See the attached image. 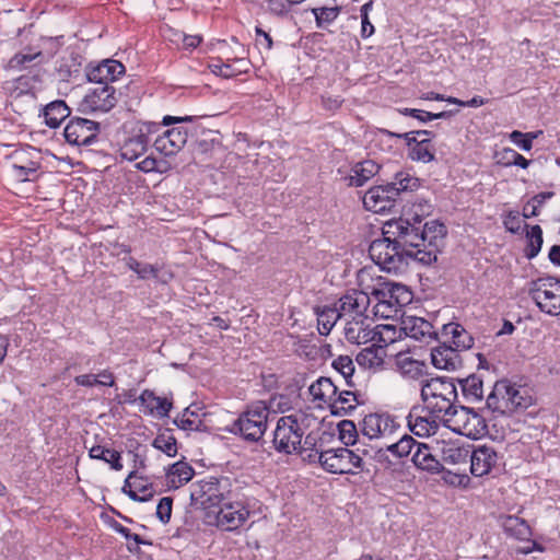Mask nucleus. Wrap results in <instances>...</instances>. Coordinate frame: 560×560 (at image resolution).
<instances>
[{
    "mask_svg": "<svg viewBox=\"0 0 560 560\" xmlns=\"http://www.w3.org/2000/svg\"><path fill=\"white\" fill-rule=\"evenodd\" d=\"M408 156L412 161H418L422 163H430L435 160V149L430 138L421 139L418 143H416L411 151H409Z\"/></svg>",
    "mask_w": 560,
    "mask_h": 560,
    "instance_id": "nucleus-41",
    "label": "nucleus"
},
{
    "mask_svg": "<svg viewBox=\"0 0 560 560\" xmlns=\"http://www.w3.org/2000/svg\"><path fill=\"white\" fill-rule=\"evenodd\" d=\"M316 455H318V462L325 470L339 475L350 474L347 447L329 448L322 452L316 451L314 457Z\"/></svg>",
    "mask_w": 560,
    "mask_h": 560,
    "instance_id": "nucleus-19",
    "label": "nucleus"
},
{
    "mask_svg": "<svg viewBox=\"0 0 560 560\" xmlns=\"http://www.w3.org/2000/svg\"><path fill=\"white\" fill-rule=\"evenodd\" d=\"M495 156L497 164L505 167L518 166L522 168H527L532 162L511 148H504L501 152H498Z\"/></svg>",
    "mask_w": 560,
    "mask_h": 560,
    "instance_id": "nucleus-44",
    "label": "nucleus"
},
{
    "mask_svg": "<svg viewBox=\"0 0 560 560\" xmlns=\"http://www.w3.org/2000/svg\"><path fill=\"white\" fill-rule=\"evenodd\" d=\"M442 334L451 335L454 348L459 350H468L474 346L472 336L458 323H448L443 325Z\"/></svg>",
    "mask_w": 560,
    "mask_h": 560,
    "instance_id": "nucleus-32",
    "label": "nucleus"
},
{
    "mask_svg": "<svg viewBox=\"0 0 560 560\" xmlns=\"http://www.w3.org/2000/svg\"><path fill=\"white\" fill-rule=\"evenodd\" d=\"M512 406L510 407V415L527 409L533 404V398L525 389L521 387H512Z\"/></svg>",
    "mask_w": 560,
    "mask_h": 560,
    "instance_id": "nucleus-48",
    "label": "nucleus"
},
{
    "mask_svg": "<svg viewBox=\"0 0 560 560\" xmlns=\"http://www.w3.org/2000/svg\"><path fill=\"white\" fill-rule=\"evenodd\" d=\"M385 350L381 346L372 345L362 349L355 358L357 363L365 369L381 366L384 362Z\"/></svg>",
    "mask_w": 560,
    "mask_h": 560,
    "instance_id": "nucleus-37",
    "label": "nucleus"
},
{
    "mask_svg": "<svg viewBox=\"0 0 560 560\" xmlns=\"http://www.w3.org/2000/svg\"><path fill=\"white\" fill-rule=\"evenodd\" d=\"M404 330L409 331V336L415 339H421L425 336L436 338L438 334L433 331L430 322L421 317H408L404 322Z\"/></svg>",
    "mask_w": 560,
    "mask_h": 560,
    "instance_id": "nucleus-36",
    "label": "nucleus"
},
{
    "mask_svg": "<svg viewBox=\"0 0 560 560\" xmlns=\"http://www.w3.org/2000/svg\"><path fill=\"white\" fill-rule=\"evenodd\" d=\"M214 513L217 526L229 532L238 529L250 515L247 504L233 494Z\"/></svg>",
    "mask_w": 560,
    "mask_h": 560,
    "instance_id": "nucleus-9",
    "label": "nucleus"
},
{
    "mask_svg": "<svg viewBox=\"0 0 560 560\" xmlns=\"http://www.w3.org/2000/svg\"><path fill=\"white\" fill-rule=\"evenodd\" d=\"M542 131H534V132H522L520 130H513L509 138L510 140L516 144L523 151H530L533 148V141L541 135Z\"/></svg>",
    "mask_w": 560,
    "mask_h": 560,
    "instance_id": "nucleus-51",
    "label": "nucleus"
},
{
    "mask_svg": "<svg viewBox=\"0 0 560 560\" xmlns=\"http://www.w3.org/2000/svg\"><path fill=\"white\" fill-rule=\"evenodd\" d=\"M290 4L287 0H267V11L282 16L289 12Z\"/></svg>",
    "mask_w": 560,
    "mask_h": 560,
    "instance_id": "nucleus-63",
    "label": "nucleus"
},
{
    "mask_svg": "<svg viewBox=\"0 0 560 560\" xmlns=\"http://www.w3.org/2000/svg\"><path fill=\"white\" fill-rule=\"evenodd\" d=\"M173 508V498L163 497L156 506V516L163 523L167 524L171 520Z\"/></svg>",
    "mask_w": 560,
    "mask_h": 560,
    "instance_id": "nucleus-56",
    "label": "nucleus"
},
{
    "mask_svg": "<svg viewBox=\"0 0 560 560\" xmlns=\"http://www.w3.org/2000/svg\"><path fill=\"white\" fill-rule=\"evenodd\" d=\"M526 228V246L524 248V256L532 260L534 259L541 250L544 244L542 229L540 225H529L525 223Z\"/></svg>",
    "mask_w": 560,
    "mask_h": 560,
    "instance_id": "nucleus-34",
    "label": "nucleus"
},
{
    "mask_svg": "<svg viewBox=\"0 0 560 560\" xmlns=\"http://www.w3.org/2000/svg\"><path fill=\"white\" fill-rule=\"evenodd\" d=\"M421 225L409 219L388 221L382 237L372 241L369 256L375 265L388 273H405L411 262L419 264L424 242Z\"/></svg>",
    "mask_w": 560,
    "mask_h": 560,
    "instance_id": "nucleus-1",
    "label": "nucleus"
},
{
    "mask_svg": "<svg viewBox=\"0 0 560 560\" xmlns=\"http://www.w3.org/2000/svg\"><path fill=\"white\" fill-rule=\"evenodd\" d=\"M89 455L93 459H100L110 465L114 470H121V455L116 450L106 448L102 445H94L90 448Z\"/></svg>",
    "mask_w": 560,
    "mask_h": 560,
    "instance_id": "nucleus-39",
    "label": "nucleus"
},
{
    "mask_svg": "<svg viewBox=\"0 0 560 560\" xmlns=\"http://www.w3.org/2000/svg\"><path fill=\"white\" fill-rule=\"evenodd\" d=\"M101 124L88 118L70 117L63 129V137L71 145H91L98 139Z\"/></svg>",
    "mask_w": 560,
    "mask_h": 560,
    "instance_id": "nucleus-7",
    "label": "nucleus"
},
{
    "mask_svg": "<svg viewBox=\"0 0 560 560\" xmlns=\"http://www.w3.org/2000/svg\"><path fill=\"white\" fill-rule=\"evenodd\" d=\"M501 525L504 533L515 539L527 540L532 536V528L528 523L516 515L502 516Z\"/></svg>",
    "mask_w": 560,
    "mask_h": 560,
    "instance_id": "nucleus-27",
    "label": "nucleus"
},
{
    "mask_svg": "<svg viewBox=\"0 0 560 560\" xmlns=\"http://www.w3.org/2000/svg\"><path fill=\"white\" fill-rule=\"evenodd\" d=\"M457 396V388L451 377L436 376L421 382L420 397L425 408L431 415L442 417L445 423L458 416Z\"/></svg>",
    "mask_w": 560,
    "mask_h": 560,
    "instance_id": "nucleus-2",
    "label": "nucleus"
},
{
    "mask_svg": "<svg viewBox=\"0 0 560 560\" xmlns=\"http://www.w3.org/2000/svg\"><path fill=\"white\" fill-rule=\"evenodd\" d=\"M528 295L536 306L550 316L560 315V279L553 276L530 281Z\"/></svg>",
    "mask_w": 560,
    "mask_h": 560,
    "instance_id": "nucleus-4",
    "label": "nucleus"
},
{
    "mask_svg": "<svg viewBox=\"0 0 560 560\" xmlns=\"http://www.w3.org/2000/svg\"><path fill=\"white\" fill-rule=\"evenodd\" d=\"M173 423L184 431H198L201 420L197 419V415L186 408L180 416H177Z\"/></svg>",
    "mask_w": 560,
    "mask_h": 560,
    "instance_id": "nucleus-50",
    "label": "nucleus"
},
{
    "mask_svg": "<svg viewBox=\"0 0 560 560\" xmlns=\"http://www.w3.org/2000/svg\"><path fill=\"white\" fill-rule=\"evenodd\" d=\"M471 445H459L450 443L442 447V459L444 463L456 465L466 463L470 458Z\"/></svg>",
    "mask_w": 560,
    "mask_h": 560,
    "instance_id": "nucleus-38",
    "label": "nucleus"
},
{
    "mask_svg": "<svg viewBox=\"0 0 560 560\" xmlns=\"http://www.w3.org/2000/svg\"><path fill=\"white\" fill-rule=\"evenodd\" d=\"M195 475V470L190 464L184 460L170 465L166 469L167 486L170 489H178L189 482Z\"/></svg>",
    "mask_w": 560,
    "mask_h": 560,
    "instance_id": "nucleus-24",
    "label": "nucleus"
},
{
    "mask_svg": "<svg viewBox=\"0 0 560 560\" xmlns=\"http://www.w3.org/2000/svg\"><path fill=\"white\" fill-rule=\"evenodd\" d=\"M40 56V52L37 54H23L18 52L15 54L9 61V68L13 70H22L28 67V65L38 58Z\"/></svg>",
    "mask_w": 560,
    "mask_h": 560,
    "instance_id": "nucleus-54",
    "label": "nucleus"
},
{
    "mask_svg": "<svg viewBox=\"0 0 560 560\" xmlns=\"http://www.w3.org/2000/svg\"><path fill=\"white\" fill-rule=\"evenodd\" d=\"M358 396V393L351 390L338 392L337 396L328 405L330 413L337 417L351 413L357 405L360 404Z\"/></svg>",
    "mask_w": 560,
    "mask_h": 560,
    "instance_id": "nucleus-26",
    "label": "nucleus"
},
{
    "mask_svg": "<svg viewBox=\"0 0 560 560\" xmlns=\"http://www.w3.org/2000/svg\"><path fill=\"white\" fill-rule=\"evenodd\" d=\"M359 425L361 436L370 441L390 435L400 428L396 418L388 412L369 413L359 422Z\"/></svg>",
    "mask_w": 560,
    "mask_h": 560,
    "instance_id": "nucleus-11",
    "label": "nucleus"
},
{
    "mask_svg": "<svg viewBox=\"0 0 560 560\" xmlns=\"http://www.w3.org/2000/svg\"><path fill=\"white\" fill-rule=\"evenodd\" d=\"M370 304V298L366 293L352 290L339 299V310L342 314L350 313L363 315Z\"/></svg>",
    "mask_w": 560,
    "mask_h": 560,
    "instance_id": "nucleus-23",
    "label": "nucleus"
},
{
    "mask_svg": "<svg viewBox=\"0 0 560 560\" xmlns=\"http://www.w3.org/2000/svg\"><path fill=\"white\" fill-rule=\"evenodd\" d=\"M380 184L371 187L363 197L366 210L375 213L390 211L398 201L397 189L388 184V179L378 177Z\"/></svg>",
    "mask_w": 560,
    "mask_h": 560,
    "instance_id": "nucleus-10",
    "label": "nucleus"
},
{
    "mask_svg": "<svg viewBox=\"0 0 560 560\" xmlns=\"http://www.w3.org/2000/svg\"><path fill=\"white\" fill-rule=\"evenodd\" d=\"M208 68L210 71L222 78H232L244 72V69L241 67H235L231 63V59H226L225 62H222L221 59H218L215 62L209 63Z\"/></svg>",
    "mask_w": 560,
    "mask_h": 560,
    "instance_id": "nucleus-49",
    "label": "nucleus"
},
{
    "mask_svg": "<svg viewBox=\"0 0 560 560\" xmlns=\"http://www.w3.org/2000/svg\"><path fill=\"white\" fill-rule=\"evenodd\" d=\"M424 248L420 253L419 265L431 266L438 260L440 247L446 236V226L439 220L427 221L421 225Z\"/></svg>",
    "mask_w": 560,
    "mask_h": 560,
    "instance_id": "nucleus-8",
    "label": "nucleus"
},
{
    "mask_svg": "<svg viewBox=\"0 0 560 560\" xmlns=\"http://www.w3.org/2000/svg\"><path fill=\"white\" fill-rule=\"evenodd\" d=\"M338 435L339 440L346 446H353L357 444H361L360 441V425L357 424L352 420H341L338 425Z\"/></svg>",
    "mask_w": 560,
    "mask_h": 560,
    "instance_id": "nucleus-42",
    "label": "nucleus"
},
{
    "mask_svg": "<svg viewBox=\"0 0 560 560\" xmlns=\"http://www.w3.org/2000/svg\"><path fill=\"white\" fill-rule=\"evenodd\" d=\"M135 490H128L127 495L135 502H148L154 494L153 483L148 481L147 477L138 475L133 480Z\"/></svg>",
    "mask_w": 560,
    "mask_h": 560,
    "instance_id": "nucleus-40",
    "label": "nucleus"
},
{
    "mask_svg": "<svg viewBox=\"0 0 560 560\" xmlns=\"http://www.w3.org/2000/svg\"><path fill=\"white\" fill-rule=\"evenodd\" d=\"M399 458L406 457L412 453V450L418 447L417 442L411 435L404 434L398 441Z\"/></svg>",
    "mask_w": 560,
    "mask_h": 560,
    "instance_id": "nucleus-59",
    "label": "nucleus"
},
{
    "mask_svg": "<svg viewBox=\"0 0 560 560\" xmlns=\"http://www.w3.org/2000/svg\"><path fill=\"white\" fill-rule=\"evenodd\" d=\"M416 467L432 474H438L443 469V465L431 453L427 444L419 443L411 458Z\"/></svg>",
    "mask_w": 560,
    "mask_h": 560,
    "instance_id": "nucleus-29",
    "label": "nucleus"
},
{
    "mask_svg": "<svg viewBox=\"0 0 560 560\" xmlns=\"http://www.w3.org/2000/svg\"><path fill=\"white\" fill-rule=\"evenodd\" d=\"M462 394L464 399L467 402H478L481 401L483 398V382L482 378L477 374H470L465 378H458L457 380Z\"/></svg>",
    "mask_w": 560,
    "mask_h": 560,
    "instance_id": "nucleus-31",
    "label": "nucleus"
},
{
    "mask_svg": "<svg viewBox=\"0 0 560 560\" xmlns=\"http://www.w3.org/2000/svg\"><path fill=\"white\" fill-rule=\"evenodd\" d=\"M303 430L293 415L281 417L273 431L275 450L283 454H301Z\"/></svg>",
    "mask_w": 560,
    "mask_h": 560,
    "instance_id": "nucleus-5",
    "label": "nucleus"
},
{
    "mask_svg": "<svg viewBox=\"0 0 560 560\" xmlns=\"http://www.w3.org/2000/svg\"><path fill=\"white\" fill-rule=\"evenodd\" d=\"M117 102L116 89L113 85H97L90 89L80 101L78 112L83 115L108 113Z\"/></svg>",
    "mask_w": 560,
    "mask_h": 560,
    "instance_id": "nucleus-6",
    "label": "nucleus"
},
{
    "mask_svg": "<svg viewBox=\"0 0 560 560\" xmlns=\"http://www.w3.org/2000/svg\"><path fill=\"white\" fill-rule=\"evenodd\" d=\"M341 8L336 7H322L312 9L315 18L316 26L326 30L339 15Z\"/></svg>",
    "mask_w": 560,
    "mask_h": 560,
    "instance_id": "nucleus-45",
    "label": "nucleus"
},
{
    "mask_svg": "<svg viewBox=\"0 0 560 560\" xmlns=\"http://www.w3.org/2000/svg\"><path fill=\"white\" fill-rule=\"evenodd\" d=\"M382 166L373 160L357 162L351 167V174L345 179L350 187H361L376 175L381 176Z\"/></svg>",
    "mask_w": 560,
    "mask_h": 560,
    "instance_id": "nucleus-21",
    "label": "nucleus"
},
{
    "mask_svg": "<svg viewBox=\"0 0 560 560\" xmlns=\"http://www.w3.org/2000/svg\"><path fill=\"white\" fill-rule=\"evenodd\" d=\"M125 66L115 59H105L96 65L85 67V77L89 82L97 85H112L120 75L125 74Z\"/></svg>",
    "mask_w": 560,
    "mask_h": 560,
    "instance_id": "nucleus-12",
    "label": "nucleus"
},
{
    "mask_svg": "<svg viewBox=\"0 0 560 560\" xmlns=\"http://www.w3.org/2000/svg\"><path fill=\"white\" fill-rule=\"evenodd\" d=\"M501 457L493 446L471 445L470 450V472L475 477L489 475L493 469H499Z\"/></svg>",
    "mask_w": 560,
    "mask_h": 560,
    "instance_id": "nucleus-13",
    "label": "nucleus"
},
{
    "mask_svg": "<svg viewBox=\"0 0 560 560\" xmlns=\"http://www.w3.org/2000/svg\"><path fill=\"white\" fill-rule=\"evenodd\" d=\"M431 362L434 368L446 371H455L463 365L457 349L445 342L431 350Z\"/></svg>",
    "mask_w": 560,
    "mask_h": 560,
    "instance_id": "nucleus-20",
    "label": "nucleus"
},
{
    "mask_svg": "<svg viewBox=\"0 0 560 560\" xmlns=\"http://www.w3.org/2000/svg\"><path fill=\"white\" fill-rule=\"evenodd\" d=\"M401 373L412 380H419L427 374V364L412 358L400 361Z\"/></svg>",
    "mask_w": 560,
    "mask_h": 560,
    "instance_id": "nucleus-46",
    "label": "nucleus"
},
{
    "mask_svg": "<svg viewBox=\"0 0 560 560\" xmlns=\"http://www.w3.org/2000/svg\"><path fill=\"white\" fill-rule=\"evenodd\" d=\"M440 472H442V479L447 485L456 487L466 486L469 482V477L465 474L453 472L451 470L445 469L444 467L442 470H440Z\"/></svg>",
    "mask_w": 560,
    "mask_h": 560,
    "instance_id": "nucleus-58",
    "label": "nucleus"
},
{
    "mask_svg": "<svg viewBox=\"0 0 560 560\" xmlns=\"http://www.w3.org/2000/svg\"><path fill=\"white\" fill-rule=\"evenodd\" d=\"M331 365L336 371H338L343 376L346 384L349 387L354 386L352 376L354 374L355 368L352 359L349 355H339L332 361Z\"/></svg>",
    "mask_w": 560,
    "mask_h": 560,
    "instance_id": "nucleus-47",
    "label": "nucleus"
},
{
    "mask_svg": "<svg viewBox=\"0 0 560 560\" xmlns=\"http://www.w3.org/2000/svg\"><path fill=\"white\" fill-rule=\"evenodd\" d=\"M155 405H147L149 413H156L160 418L167 417L173 408V401L166 397L156 396L154 399Z\"/></svg>",
    "mask_w": 560,
    "mask_h": 560,
    "instance_id": "nucleus-53",
    "label": "nucleus"
},
{
    "mask_svg": "<svg viewBox=\"0 0 560 560\" xmlns=\"http://www.w3.org/2000/svg\"><path fill=\"white\" fill-rule=\"evenodd\" d=\"M347 458H348L349 467H350L349 475L357 474L358 472L357 470H359V471L364 470V460L357 450L351 451L347 447Z\"/></svg>",
    "mask_w": 560,
    "mask_h": 560,
    "instance_id": "nucleus-61",
    "label": "nucleus"
},
{
    "mask_svg": "<svg viewBox=\"0 0 560 560\" xmlns=\"http://www.w3.org/2000/svg\"><path fill=\"white\" fill-rule=\"evenodd\" d=\"M218 136L219 132L208 131L205 138L197 140L194 149L200 161L211 167H217L226 155V149Z\"/></svg>",
    "mask_w": 560,
    "mask_h": 560,
    "instance_id": "nucleus-14",
    "label": "nucleus"
},
{
    "mask_svg": "<svg viewBox=\"0 0 560 560\" xmlns=\"http://www.w3.org/2000/svg\"><path fill=\"white\" fill-rule=\"evenodd\" d=\"M126 540H132L136 544V547L131 546L130 544L127 545V549L130 552H138L139 551V545H152L151 541L143 539L140 535L133 534L130 532L129 528L125 527V532L121 533Z\"/></svg>",
    "mask_w": 560,
    "mask_h": 560,
    "instance_id": "nucleus-64",
    "label": "nucleus"
},
{
    "mask_svg": "<svg viewBox=\"0 0 560 560\" xmlns=\"http://www.w3.org/2000/svg\"><path fill=\"white\" fill-rule=\"evenodd\" d=\"M357 451L360 452L364 456H370L371 458L376 459L382 463L387 460L386 451L384 447L372 446V445H363V447H357Z\"/></svg>",
    "mask_w": 560,
    "mask_h": 560,
    "instance_id": "nucleus-60",
    "label": "nucleus"
},
{
    "mask_svg": "<svg viewBox=\"0 0 560 560\" xmlns=\"http://www.w3.org/2000/svg\"><path fill=\"white\" fill-rule=\"evenodd\" d=\"M314 313L317 316L318 332L322 336H327L342 315L336 305L315 306Z\"/></svg>",
    "mask_w": 560,
    "mask_h": 560,
    "instance_id": "nucleus-28",
    "label": "nucleus"
},
{
    "mask_svg": "<svg viewBox=\"0 0 560 560\" xmlns=\"http://www.w3.org/2000/svg\"><path fill=\"white\" fill-rule=\"evenodd\" d=\"M521 214L518 211H509L503 218L504 228L512 234H518L521 231Z\"/></svg>",
    "mask_w": 560,
    "mask_h": 560,
    "instance_id": "nucleus-57",
    "label": "nucleus"
},
{
    "mask_svg": "<svg viewBox=\"0 0 560 560\" xmlns=\"http://www.w3.org/2000/svg\"><path fill=\"white\" fill-rule=\"evenodd\" d=\"M12 167L15 176L20 180L26 182L30 180V176L37 172L39 168V163L32 160H26L22 161L21 163H14Z\"/></svg>",
    "mask_w": 560,
    "mask_h": 560,
    "instance_id": "nucleus-52",
    "label": "nucleus"
},
{
    "mask_svg": "<svg viewBox=\"0 0 560 560\" xmlns=\"http://www.w3.org/2000/svg\"><path fill=\"white\" fill-rule=\"evenodd\" d=\"M388 184L397 189V197L401 201V195L405 192H412L420 187V179L409 172L398 171L395 172L392 180Z\"/></svg>",
    "mask_w": 560,
    "mask_h": 560,
    "instance_id": "nucleus-35",
    "label": "nucleus"
},
{
    "mask_svg": "<svg viewBox=\"0 0 560 560\" xmlns=\"http://www.w3.org/2000/svg\"><path fill=\"white\" fill-rule=\"evenodd\" d=\"M148 143V136L140 130L139 135L129 138L121 145L119 150L121 159L127 161L137 160L147 151Z\"/></svg>",
    "mask_w": 560,
    "mask_h": 560,
    "instance_id": "nucleus-30",
    "label": "nucleus"
},
{
    "mask_svg": "<svg viewBox=\"0 0 560 560\" xmlns=\"http://www.w3.org/2000/svg\"><path fill=\"white\" fill-rule=\"evenodd\" d=\"M188 135L186 127H173L155 139L154 148L165 156L174 155L186 144Z\"/></svg>",
    "mask_w": 560,
    "mask_h": 560,
    "instance_id": "nucleus-16",
    "label": "nucleus"
},
{
    "mask_svg": "<svg viewBox=\"0 0 560 560\" xmlns=\"http://www.w3.org/2000/svg\"><path fill=\"white\" fill-rule=\"evenodd\" d=\"M228 485V479H218L214 477L201 481L199 489L201 504L205 505V508H219L233 494L231 491H225Z\"/></svg>",
    "mask_w": 560,
    "mask_h": 560,
    "instance_id": "nucleus-15",
    "label": "nucleus"
},
{
    "mask_svg": "<svg viewBox=\"0 0 560 560\" xmlns=\"http://www.w3.org/2000/svg\"><path fill=\"white\" fill-rule=\"evenodd\" d=\"M512 387L508 380L497 381L486 400L487 409L493 413L510 415L512 406Z\"/></svg>",
    "mask_w": 560,
    "mask_h": 560,
    "instance_id": "nucleus-17",
    "label": "nucleus"
},
{
    "mask_svg": "<svg viewBox=\"0 0 560 560\" xmlns=\"http://www.w3.org/2000/svg\"><path fill=\"white\" fill-rule=\"evenodd\" d=\"M459 413L467 416L463 425V430L458 431L459 433L474 438L488 433V425L485 418H482L474 409L460 406L458 409V415Z\"/></svg>",
    "mask_w": 560,
    "mask_h": 560,
    "instance_id": "nucleus-25",
    "label": "nucleus"
},
{
    "mask_svg": "<svg viewBox=\"0 0 560 560\" xmlns=\"http://www.w3.org/2000/svg\"><path fill=\"white\" fill-rule=\"evenodd\" d=\"M152 446L168 457H175L177 454V440L172 434L171 429H165L164 432L159 433L152 441Z\"/></svg>",
    "mask_w": 560,
    "mask_h": 560,
    "instance_id": "nucleus-43",
    "label": "nucleus"
},
{
    "mask_svg": "<svg viewBox=\"0 0 560 560\" xmlns=\"http://www.w3.org/2000/svg\"><path fill=\"white\" fill-rule=\"evenodd\" d=\"M416 409H417L416 407L412 408L408 416V427L415 435L421 436V438L427 436V434H422V432L427 430L428 417L417 416L415 418V420H412L413 412Z\"/></svg>",
    "mask_w": 560,
    "mask_h": 560,
    "instance_id": "nucleus-55",
    "label": "nucleus"
},
{
    "mask_svg": "<svg viewBox=\"0 0 560 560\" xmlns=\"http://www.w3.org/2000/svg\"><path fill=\"white\" fill-rule=\"evenodd\" d=\"M269 415L270 410L265 401H254L246 406L226 431L247 443H258L262 441L268 428Z\"/></svg>",
    "mask_w": 560,
    "mask_h": 560,
    "instance_id": "nucleus-3",
    "label": "nucleus"
},
{
    "mask_svg": "<svg viewBox=\"0 0 560 560\" xmlns=\"http://www.w3.org/2000/svg\"><path fill=\"white\" fill-rule=\"evenodd\" d=\"M380 132L383 135H386L387 137H390V138L404 139L406 141L407 147L409 148V151H411V148L420 141L417 139V135L415 131L397 133V132L389 131L387 129H380Z\"/></svg>",
    "mask_w": 560,
    "mask_h": 560,
    "instance_id": "nucleus-62",
    "label": "nucleus"
},
{
    "mask_svg": "<svg viewBox=\"0 0 560 560\" xmlns=\"http://www.w3.org/2000/svg\"><path fill=\"white\" fill-rule=\"evenodd\" d=\"M308 392L313 400H318L327 405L337 396L338 387L332 383L329 377L320 376L310 387Z\"/></svg>",
    "mask_w": 560,
    "mask_h": 560,
    "instance_id": "nucleus-33",
    "label": "nucleus"
},
{
    "mask_svg": "<svg viewBox=\"0 0 560 560\" xmlns=\"http://www.w3.org/2000/svg\"><path fill=\"white\" fill-rule=\"evenodd\" d=\"M71 116V108L63 100H56L45 105L40 112L39 117L44 118V122L50 129L60 127L63 120Z\"/></svg>",
    "mask_w": 560,
    "mask_h": 560,
    "instance_id": "nucleus-22",
    "label": "nucleus"
},
{
    "mask_svg": "<svg viewBox=\"0 0 560 560\" xmlns=\"http://www.w3.org/2000/svg\"><path fill=\"white\" fill-rule=\"evenodd\" d=\"M373 295L389 306H406L412 301V292L404 284L388 282L385 288L375 289Z\"/></svg>",
    "mask_w": 560,
    "mask_h": 560,
    "instance_id": "nucleus-18",
    "label": "nucleus"
}]
</instances>
